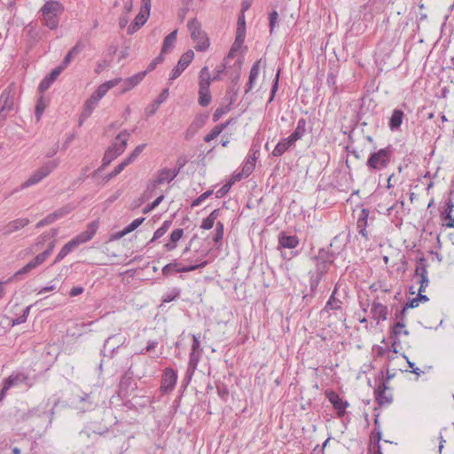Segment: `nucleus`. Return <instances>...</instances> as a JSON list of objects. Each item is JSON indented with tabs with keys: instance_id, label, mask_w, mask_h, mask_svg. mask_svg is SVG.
I'll list each match as a JSON object with an SVG mask.
<instances>
[{
	"instance_id": "nucleus-1",
	"label": "nucleus",
	"mask_w": 454,
	"mask_h": 454,
	"mask_svg": "<svg viewBox=\"0 0 454 454\" xmlns=\"http://www.w3.org/2000/svg\"><path fill=\"white\" fill-rule=\"evenodd\" d=\"M98 224L96 223H90L88 225L86 231L81 232L76 237L68 241L62 247L59 254H57L54 262L62 261L69 253H71L78 246L90 241L97 231Z\"/></svg>"
},
{
	"instance_id": "nucleus-2",
	"label": "nucleus",
	"mask_w": 454,
	"mask_h": 454,
	"mask_svg": "<svg viewBox=\"0 0 454 454\" xmlns=\"http://www.w3.org/2000/svg\"><path fill=\"white\" fill-rule=\"evenodd\" d=\"M394 150L391 145L372 153L367 160L366 166L372 170H382L389 165Z\"/></svg>"
},
{
	"instance_id": "nucleus-3",
	"label": "nucleus",
	"mask_w": 454,
	"mask_h": 454,
	"mask_svg": "<svg viewBox=\"0 0 454 454\" xmlns=\"http://www.w3.org/2000/svg\"><path fill=\"white\" fill-rule=\"evenodd\" d=\"M60 160L54 159L44 162L38 169L34 171L30 176L21 184V189H27L30 186L35 185L47 177L54 169L57 168Z\"/></svg>"
},
{
	"instance_id": "nucleus-4",
	"label": "nucleus",
	"mask_w": 454,
	"mask_h": 454,
	"mask_svg": "<svg viewBox=\"0 0 454 454\" xmlns=\"http://www.w3.org/2000/svg\"><path fill=\"white\" fill-rule=\"evenodd\" d=\"M178 173L179 169L177 168H163L158 170L155 178L147 185V189L143 195L144 200H148L151 196L149 192H153L158 185L173 181Z\"/></svg>"
},
{
	"instance_id": "nucleus-5",
	"label": "nucleus",
	"mask_w": 454,
	"mask_h": 454,
	"mask_svg": "<svg viewBox=\"0 0 454 454\" xmlns=\"http://www.w3.org/2000/svg\"><path fill=\"white\" fill-rule=\"evenodd\" d=\"M63 10V5L58 1L51 0L43 4L41 11L49 28H56L59 22L58 16Z\"/></svg>"
},
{
	"instance_id": "nucleus-6",
	"label": "nucleus",
	"mask_w": 454,
	"mask_h": 454,
	"mask_svg": "<svg viewBox=\"0 0 454 454\" xmlns=\"http://www.w3.org/2000/svg\"><path fill=\"white\" fill-rule=\"evenodd\" d=\"M315 261V274L324 276L333 262V254L327 250L320 249L313 258Z\"/></svg>"
},
{
	"instance_id": "nucleus-7",
	"label": "nucleus",
	"mask_w": 454,
	"mask_h": 454,
	"mask_svg": "<svg viewBox=\"0 0 454 454\" xmlns=\"http://www.w3.org/2000/svg\"><path fill=\"white\" fill-rule=\"evenodd\" d=\"M16 94L17 87L11 83L0 95V112L8 115L13 110Z\"/></svg>"
},
{
	"instance_id": "nucleus-8",
	"label": "nucleus",
	"mask_w": 454,
	"mask_h": 454,
	"mask_svg": "<svg viewBox=\"0 0 454 454\" xmlns=\"http://www.w3.org/2000/svg\"><path fill=\"white\" fill-rule=\"evenodd\" d=\"M413 279L419 285V293H424L429 285L428 271L427 269L426 260L420 258L416 265Z\"/></svg>"
},
{
	"instance_id": "nucleus-9",
	"label": "nucleus",
	"mask_w": 454,
	"mask_h": 454,
	"mask_svg": "<svg viewBox=\"0 0 454 454\" xmlns=\"http://www.w3.org/2000/svg\"><path fill=\"white\" fill-rule=\"evenodd\" d=\"M194 58V52L192 50H188L184 52L179 59L176 66L172 69L168 82L171 83L176 78H178L181 74L188 67Z\"/></svg>"
},
{
	"instance_id": "nucleus-10",
	"label": "nucleus",
	"mask_w": 454,
	"mask_h": 454,
	"mask_svg": "<svg viewBox=\"0 0 454 454\" xmlns=\"http://www.w3.org/2000/svg\"><path fill=\"white\" fill-rule=\"evenodd\" d=\"M177 381V373L176 372L168 367L163 371L162 378H161V385L160 390L161 393H169L171 392L176 384Z\"/></svg>"
},
{
	"instance_id": "nucleus-11",
	"label": "nucleus",
	"mask_w": 454,
	"mask_h": 454,
	"mask_svg": "<svg viewBox=\"0 0 454 454\" xmlns=\"http://www.w3.org/2000/svg\"><path fill=\"white\" fill-rule=\"evenodd\" d=\"M375 396L380 405H389L393 402L392 390L384 381H380L375 389Z\"/></svg>"
},
{
	"instance_id": "nucleus-12",
	"label": "nucleus",
	"mask_w": 454,
	"mask_h": 454,
	"mask_svg": "<svg viewBox=\"0 0 454 454\" xmlns=\"http://www.w3.org/2000/svg\"><path fill=\"white\" fill-rule=\"evenodd\" d=\"M192 39L197 51H206L210 46V40L205 30H192Z\"/></svg>"
},
{
	"instance_id": "nucleus-13",
	"label": "nucleus",
	"mask_w": 454,
	"mask_h": 454,
	"mask_svg": "<svg viewBox=\"0 0 454 454\" xmlns=\"http://www.w3.org/2000/svg\"><path fill=\"white\" fill-rule=\"evenodd\" d=\"M129 137L130 133L129 131L122 130L121 133L117 135V137H115V141L108 148V150L112 151V153H114L116 157H118L125 151Z\"/></svg>"
},
{
	"instance_id": "nucleus-14",
	"label": "nucleus",
	"mask_w": 454,
	"mask_h": 454,
	"mask_svg": "<svg viewBox=\"0 0 454 454\" xmlns=\"http://www.w3.org/2000/svg\"><path fill=\"white\" fill-rule=\"evenodd\" d=\"M207 265V262H203L200 264L191 265V266H181L180 263L177 262H170L165 265L162 268V274L164 276H168L171 271L176 272H189L197 270L198 268H202Z\"/></svg>"
},
{
	"instance_id": "nucleus-15",
	"label": "nucleus",
	"mask_w": 454,
	"mask_h": 454,
	"mask_svg": "<svg viewBox=\"0 0 454 454\" xmlns=\"http://www.w3.org/2000/svg\"><path fill=\"white\" fill-rule=\"evenodd\" d=\"M328 401L333 404V408L336 410L337 414L340 418L343 417L346 413V409L348 406V403L343 401L340 395L333 392L329 391L325 393Z\"/></svg>"
},
{
	"instance_id": "nucleus-16",
	"label": "nucleus",
	"mask_w": 454,
	"mask_h": 454,
	"mask_svg": "<svg viewBox=\"0 0 454 454\" xmlns=\"http://www.w3.org/2000/svg\"><path fill=\"white\" fill-rule=\"evenodd\" d=\"M49 257L48 252H43L39 254H37L33 260L28 262L25 266H23L20 270H18L14 274V278L22 275L27 274L30 272L32 270L35 269L39 265H41L43 262L46 261V259Z\"/></svg>"
},
{
	"instance_id": "nucleus-17",
	"label": "nucleus",
	"mask_w": 454,
	"mask_h": 454,
	"mask_svg": "<svg viewBox=\"0 0 454 454\" xmlns=\"http://www.w3.org/2000/svg\"><path fill=\"white\" fill-rule=\"evenodd\" d=\"M207 116L204 114L197 115L184 132V138L191 139L206 124Z\"/></svg>"
},
{
	"instance_id": "nucleus-18",
	"label": "nucleus",
	"mask_w": 454,
	"mask_h": 454,
	"mask_svg": "<svg viewBox=\"0 0 454 454\" xmlns=\"http://www.w3.org/2000/svg\"><path fill=\"white\" fill-rule=\"evenodd\" d=\"M404 113L399 108H395L392 111L391 116L388 121V128L392 132H396L401 129V125L403 121Z\"/></svg>"
},
{
	"instance_id": "nucleus-19",
	"label": "nucleus",
	"mask_w": 454,
	"mask_h": 454,
	"mask_svg": "<svg viewBox=\"0 0 454 454\" xmlns=\"http://www.w3.org/2000/svg\"><path fill=\"white\" fill-rule=\"evenodd\" d=\"M369 210L363 208L357 217L356 228L358 232L364 238L365 240L369 239L366 227L368 225Z\"/></svg>"
},
{
	"instance_id": "nucleus-20",
	"label": "nucleus",
	"mask_w": 454,
	"mask_h": 454,
	"mask_svg": "<svg viewBox=\"0 0 454 454\" xmlns=\"http://www.w3.org/2000/svg\"><path fill=\"white\" fill-rule=\"evenodd\" d=\"M146 72H139L122 82V90L121 92L125 93L135 88L137 85H138L145 77Z\"/></svg>"
},
{
	"instance_id": "nucleus-21",
	"label": "nucleus",
	"mask_w": 454,
	"mask_h": 454,
	"mask_svg": "<svg viewBox=\"0 0 454 454\" xmlns=\"http://www.w3.org/2000/svg\"><path fill=\"white\" fill-rule=\"evenodd\" d=\"M371 313L372 317L379 323L380 321H385L387 319L388 309L386 305L374 301L372 305Z\"/></svg>"
},
{
	"instance_id": "nucleus-22",
	"label": "nucleus",
	"mask_w": 454,
	"mask_h": 454,
	"mask_svg": "<svg viewBox=\"0 0 454 454\" xmlns=\"http://www.w3.org/2000/svg\"><path fill=\"white\" fill-rule=\"evenodd\" d=\"M99 101L100 100L98 98H96L93 94L85 101L83 105V110L80 117V124H82V122L84 120L90 116L93 110L98 105Z\"/></svg>"
},
{
	"instance_id": "nucleus-23",
	"label": "nucleus",
	"mask_w": 454,
	"mask_h": 454,
	"mask_svg": "<svg viewBox=\"0 0 454 454\" xmlns=\"http://www.w3.org/2000/svg\"><path fill=\"white\" fill-rule=\"evenodd\" d=\"M120 82H121V77H117V78H114L113 80L107 81V82L100 84L98 87V89L96 90V91L93 93V95L96 98H98L99 100H101V98L106 96V94L107 93V91L110 89L115 87Z\"/></svg>"
},
{
	"instance_id": "nucleus-24",
	"label": "nucleus",
	"mask_w": 454,
	"mask_h": 454,
	"mask_svg": "<svg viewBox=\"0 0 454 454\" xmlns=\"http://www.w3.org/2000/svg\"><path fill=\"white\" fill-rule=\"evenodd\" d=\"M199 90H210L211 82L214 81L209 73L207 66L203 67L199 72Z\"/></svg>"
},
{
	"instance_id": "nucleus-25",
	"label": "nucleus",
	"mask_w": 454,
	"mask_h": 454,
	"mask_svg": "<svg viewBox=\"0 0 454 454\" xmlns=\"http://www.w3.org/2000/svg\"><path fill=\"white\" fill-rule=\"evenodd\" d=\"M61 73V68H59L58 67L51 70V72L40 82L38 87L40 92L47 90Z\"/></svg>"
},
{
	"instance_id": "nucleus-26",
	"label": "nucleus",
	"mask_w": 454,
	"mask_h": 454,
	"mask_svg": "<svg viewBox=\"0 0 454 454\" xmlns=\"http://www.w3.org/2000/svg\"><path fill=\"white\" fill-rule=\"evenodd\" d=\"M278 243L284 248L293 249L299 245L300 241L297 236L282 232L278 236Z\"/></svg>"
},
{
	"instance_id": "nucleus-27",
	"label": "nucleus",
	"mask_w": 454,
	"mask_h": 454,
	"mask_svg": "<svg viewBox=\"0 0 454 454\" xmlns=\"http://www.w3.org/2000/svg\"><path fill=\"white\" fill-rule=\"evenodd\" d=\"M150 15V10L146 6H142L139 13L130 23L129 28H140L147 20Z\"/></svg>"
},
{
	"instance_id": "nucleus-28",
	"label": "nucleus",
	"mask_w": 454,
	"mask_h": 454,
	"mask_svg": "<svg viewBox=\"0 0 454 454\" xmlns=\"http://www.w3.org/2000/svg\"><path fill=\"white\" fill-rule=\"evenodd\" d=\"M29 223V220L27 218H19L13 221H11L4 228V234L10 235L11 233L17 231Z\"/></svg>"
},
{
	"instance_id": "nucleus-29",
	"label": "nucleus",
	"mask_w": 454,
	"mask_h": 454,
	"mask_svg": "<svg viewBox=\"0 0 454 454\" xmlns=\"http://www.w3.org/2000/svg\"><path fill=\"white\" fill-rule=\"evenodd\" d=\"M201 356V352H190L189 362L186 371V377L191 380L195 371L197 370L198 364Z\"/></svg>"
},
{
	"instance_id": "nucleus-30",
	"label": "nucleus",
	"mask_w": 454,
	"mask_h": 454,
	"mask_svg": "<svg viewBox=\"0 0 454 454\" xmlns=\"http://www.w3.org/2000/svg\"><path fill=\"white\" fill-rule=\"evenodd\" d=\"M133 382V375L129 371L126 372L121 377L119 383V395L125 396L128 395L129 389Z\"/></svg>"
},
{
	"instance_id": "nucleus-31",
	"label": "nucleus",
	"mask_w": 454,
	"mask_h": 454,
	"mask_svg": "<svg viewBox=\"0 0 454 454\" xmlns=\"http://www.w3.org/2000/svg\"><path fill=\"white\" fill-rule=\"evenodd\" d=\"M294 143L295 142L290 137L283 138L276 145L272 151V155L275 157L283 155Z\"/></svg>"
},
{
	"instance_id": "nucleus-32",
	"label": "nucleus",
	"mask_w": 454,
	"mask_h": 454,
	"mask_svg": "<svg viewBox=\"0 0 454 454\" xmlns=\"http://www.w3.org/2000/svg\"><path fill=\"white\" fill-rule=\"evenodd\" d=\"M337 286L334 287L329 300L325 303L322 312H329L330 310H338L341 309L342 301L336 298Z\"/></svg>"
},
{
	"instance_id": "nucleus-33",
	"label": "nucleus",
	"mask_w": 454,
	"mask_h": 454,
	"mask_svg": "<svg viewBox=\"0 0 454 454\" xmlns=\"http://www.w3.org/2000/svg\"><path fill=\"white\" fill-rule=\"evenodd\" d=\"M27 379V377L23 376V375H20V374H16V375H11L9 376L5 380H4V385L2 388V391H1V398L4 397L5 392L7 390H9L12 387L19 384V383H21L23 382L25 380Z\"/></svg>"
},
{
	"instance_id": "nucleus-34",
	"label": "nucleus",
	"mask_w": 454,
	"mask_h": 454,
	"mask_svg": "<svg viewBox=\"0 0 454 454\" xmlns=\"http://www.w3.org/2000/svg\"><path fill=\"white\" fill-rule=\"evenodd\" d=\"M184 230L181 228L175 229L169 237V241L164 245L167 251H172L176 247L177 242L182 239Z\"/></svg>"
},
{
	"instance_id": "nucleus-35",
	"label": "nucleus",
	"mask_w": 454,
	"mask_h": 454,
	"mask_svg": "<svg viewBox=\"0 0 454 454\" xmlns=\"http://www.w3.org/2000/svg\"><path fill=\"white\" fill-rule=\"evenodd\" d=\"M260 73V60L254 63L251 67L248 82L247 84V89L245 90L246 93H248L254 86L256 80L259 76Z\"/></svg>"
},
{
	"instance_id": "nucleus-36",
	"label": "nucleus",
	"mask_w": 454,
	"mask_h": 454,
	"mask_svg": "<svg viewBox=\"0 0 454 454\" xmlns=\"http://www.w3.org/2000/svg\"><path fill=\"white\" fill-rule=\"evenodd\" d=\"M306 120L304 118L299 119L294 131L289 136L294 142L303 137L306 133Z\"/></svg>"
},
{
	"instance_id": "nucleus-37",
	"label": "nucleus",
	"mask_w": 454,
	"mask_h": 454,
	"mask_svg": "<svg viewBox=\"0 0 454 454\" xmlns=\"http://www.w3.org/2000/svg\"><path fill=\"white\" fill-rule=\"evenodd\" d=\"M381 440V431H374L370 434V444L372 445L370 448V451H374L377 454H382L380 445Z\"/></svg>"
},
{
	"instance_id": "nucleus-38",
	"label": "nucleus",
	"mask_w": 454,
	"mask_h": 454,
	"mask_svg": "<svg viewBox=\"0 0 454 454\" xmlns=\"http://www.w3.org/2000/svg\"><path fill=\"white\" fill-rule=\"evenodd\" d=\"M145 221V218L144 217H141V218H137L135 220H133L129 224H128L122 231H121L120 232L116 233V238L120 239V238H122L124 237L125 235L132 232L133 231H135L137 228H138L142 223L143 222Z\"/></svg>"
},
{
	"instance_id": "nucleus-39",
	"label": "nucleus",
	"mask_w": 454,
	"mask_h": 454,
	"mask_svg": "<svg viewBox=\"0 0 454 454\" xmlns=\"http://www.w3.org/2000/svg\"><path fill=\"white\" fill-rule=\"evenodd\" d=\"M454 205L449 204L448 207L442 213L443 226L447 228H454V215H452Z\"/></svg>"
},
{
	"instance_id": "nucleus-40",
	"label": "nucleus",
	"mask_w": 454,
	"mask_h": 454,
	"mask_svg": "<svg viewBox=\"0 0 454 454\" xmlns=\"http://www.w3.org/2000/svg\"><path fill=\"white\" fill-rule=\"evenodd\" d=\"M177 30H173L169 35H168L163 42V45L161 48V53H168L169 52L176 41V33Z\"/></svg>"
},
{
	"instance_id": "nucleus-41",
	"label": "nucleus",
	"mask_w": 454,
	"mask_h": 454,
	"mask_svg": "<svg viewBox=\"0 0 454 454\" xmlns=\"http://www.w3.org/2000/svg\"><path fill=\"white\" fill-rule=\"evenodd\" d=\"M256 153H254L253 155H249L243 167H242V169L241 171L243 172V174H245L247 176H248L254 169L255 168V162H256V160H257V156H256Z\"/></svg>"
},
{
	"instance_id": "nucleus-42",
	"label": "nucleus",
	"mask_w": 454,
	"mask_h": 454,
	"mask_svg": "<svg viewBox=\"0 0 454 454\" xmlns=\"http://www.w3.org/2000/svg\"><path fill=\"white\" fill-rule=\"evenodd\" d=\"M171 224H172L171 221L163 222L162 225L154 231L153 236L152 239L149 241V243H153L155 240L161 238L162 236H164L166 234V232L168 231Z\"/></svg>"
},
{
	"instance_id": "nucleus-43",
	"label": "nucleus",
	"mask_w": 454,
	"mask_h": 454,
	"mask_svg": "<svg viewBox=\"0 0 454 454\" xmlns=\"http://www.w3.org/2000/svg\"><path fill=\"white\" fill-rule=\"evenodd\" d=\"M223 233H224L223 223L222 222H217L215 223V232H214V236H213V241L215 242V245L221 244V241L223 238Z\"/></svg>"
},
{
	"instance_id": "nucleus-44",
	"label": "nucleus",
	"mask_w": 454,
	"mask_h": 454,
	"mask_svg": "<svg viewBox=\"0 0 454 454\" xmlns=\"http://www.w3.org/2000/svg\"><path fill=\"white\" fill-rule=\"evenodd\" d=\"M180 295V289L177 287H174L170 289L169 291L166 292L161 298V301L163 303H168L176 298H178Z\"/></svg>"
},
{
	"instance_id": "nucleus-45",
	"label": "nucleus",
	"mask_w": 454,
	"mask_h": 454,
	"mask_svg": "<svg viewBox=\"0 0 454 454\" xmlns=\"http://www.w3.org/2000/svg\"><path fill=\"white\" fill-rule=\"evenodd\" d=\"M212 97L210 90H199V104L205 107L207 106L211 102Z\"/></svg>"
},
{
	"instance_id": "nucleus-46",
	"label": "nucleus",
	"mask_w": 454,
	"mask_h": 454,
	"mask_svg": "<svg viewBox=\"0 0 454 454\" xmlns=\"http://www.w3.org/2000/svg\"><path fill=\"white\" fill-rule=\"evenodd\" d=\"M74 207L71 204L65 205L64 207L58 208L53 213H51L52 216H54V220L58 219L68 215L70 212L74 210Z\"/></svg>"
},
{
	"instance_id": "nucleus-47",
	"label": "nucleus",
	"mask_w": 454,
	"mask_h": 454,
	"mask_svg": "<svg viewBox=\"0 0 454 454\" xmlns=\"http://www.w3.org/2000/svg\"><path fill=\"white\" fill-rule=\"evenodd\" d=\"M246 30H238L236 38L231 47L232 51H239L241 49L242 44L244 43L246 37Z\"/></svg>"
},
{
	"instance_id": "nucleus-48",
	"label": "nucleus",
	"mask_w": 454,
	"mask_h": 454,
	"mask_svg": "<svg viewBox=\"0 0 454 454\" xmlns=\"http://www.w3.org/2000/svg\"><path fill=\"white\" fill-rule=\"evenodd\" d=\"M145 146V144L137 145L123 161L127 163V165L131 164L140 155Z\"/></svg>"
},
{
	"instance_id": "nucleus-49",
	"label": "nucleus",
	"mask_w": 454,
	"mask_h": 454,
	"mask_svg": "<svg viewBox=\"0 0 454 454\" xmlns=\"http://www.w3.org/2000/svg\"><path fill=\"white\" fill-rule=\"evenodd\" d=\"M404 328L405 322L398 321L392 326L391 334L394 335L395 337H398L402 333L406 336L409 335V331Z\"/></svg>"
},
{
	"instance_id": "nucleus-50",
	"label": "nucleus",
	"mask_w": 454,
	"mask_h": 454,
	"mask_svg": "<svg viewBox=\"0 0 454 454\" xmlns=\"http://www.w3.org/2000/svg\"><path fill=\"white\" fill-rule=\"evenodd\" d=\"M127 163H125L124 161H121L119 165H117L114 169L109 173L108 175H106L104 179L106 182H108L109 180L113 179L114 177H115L116 176H118L126 167H127Z\"/></svg>"
},
{
	"instance_id": "nucleus-51",
	"label": "nucleus",
	"mask_w": 454,
	"mask_h": 454,
	"mask_svg": "<svg viewBox=\"0 0 454 454\" xmlns=\"http://www.w3.org/2000/svg\"><path fill=\"white\" fill-rule=\"evenodd\" d=\"M212 193H213V191H211V190L203 192L202 194H200L197 199H195L192 202L191 206L192 207L200 206L205 200L209 198L212 195Z\"/></svg>"
},
{
	"instance_id": "nucleus-52",
	"label": "nucleus",
	"mask_w": 454,
	"mask_h": 454,
	"mask_svg": "<svg viewBox=\"0 0 454 454\" xmlns=\"http://www.w3.org/2000/svg\"><path fill=\"white\" fill-rule=\"evenodd\" d=\"M163 200H164L163 195L159 196L154 201H153L152 203L148 204L146 207H144L143 213L148 214L149 212L153 210L156 207H158Z\"/></svg>"
},
{
	"instance_id": "nucleus-53",
	"label": "nucleus",
	"mask_w": 454,
	"mask_h": 454,
	"mask_svg": "<svg viewBox=\"0 0 454 454\" xmlns=\"http://www.w3.org/2000/svg\"><path fill=\"white\" fill-rule=\"evenodd\" d=\"M230 111V106H222L218 107L214 114H213V121L216 122L223 115L226 114Z\"/></svg>"
},
{
	"instance_id": "nucleus-54",
	"label": "nucleus",
	"mask_w": 454,
	"mask_h": 454,
	"mask_svg": "<svg viewBox=\"0 0 454 454\" xmlns=\"http://www.w3.org/2000/svg\"><path fill=\"white\" fill-rule=\"evenodd\" d=\"M45 106L46 105L44 104L43 100L42 98H40L38 100H37V103H36V106H35V116H36V119L37 120H40L44 109H45Z\"/></svg>"
},
{
	"instance_id": "nucleus-55",
	"label": "nucleus",
	"mask_w": 454,
	"mask_h": 454,
	"mask_svg": "<svg viewBox=\"0 0 454 454\" xmlns=\"http://www.w3.org/2000/svg\"><path fill=\"white\" fill-rule=\"evenodd\" d=\"M310 274H311V276H310L309 286H310L311 290H314L319 285L323 276L317 275L315 273H310Z\"/></svg>"
},
{
	"instance_id": "nucleus-56",
	"label": "nucleus",
	"mask_w": 454,
	"mask_h": 454,
	"mask_svg": "<svg viewBox=\"0 0 454 454\" xmlns=\"http://www.w3.org/2000/svg\"><path fill=\"white\" fill-rule=\"evenodd\" d=\"M55 220H54V216H52L51 214L48 215L46 217H44L43 219H42L41 221H39L35 227L36 228H42L45 225H49V224H51L52 223H54Z\"/></svg>"
},
{
	"instance_id": "nucleus-57",
	"label": "nucleus",
	"mask_w": 454,
	"mask_h": 454,
	"mask_svg": "<svg viewBox=\"0 0 454 454\" xmlns=\"http://www.w3.org/2000/svg\"><path fill=\"white\" fill-rule=\"evenodd\" d=\"M84 48V43L82 42H78L69 51L71 56L74 59Z\"/></svg>"
},
{
	"instance_id": "nucleus-58",
	"label": "nucleus",
	"mask_w": 454,
	"mask_h": 454,
	"mask_svg": "<svg viewBox=\"0 0 454 454\" xmlns=\"http://www.w3.org/2000/svg\"><path fill=\"white\" fill-rule=\"evenodd\" d=\"M84 48V43L82 42H78L69 51L71 56L74 59Z\"/></svg>"
},
{
	"instance_id": "nucleus-59",
	"label": "nucleus",
	"mask_w": 454,
	"mask_h": 454,
	"mask_svg": "<svg viewBox=\"0 0 454 454\" xmlns=\"http://www.w3.org/2000/svg\"><path fill=\"white\" fill-rule=\"evenodd\" d=\"M221 133L217 129L216 127H214L208 134H207L204 137V141L207 143L211 142L215 138H216Z\"/></svg>"
},
{
	"instance_id": "nucleus-60",
	"label": "nucleus",
	"mask_w": 454,
	"mask_h": 454,
	"mask_svg": "<svg viewBox=\"0 0 454 454\" xmlns=\"http://www.w3.org/2000/svg\"><path fill=\"white\" fill-rule=\"evenodd\" d=\"M115 158H117V157L114 155V153H113L112 151L107 150L103 157V160H102L103 167L110 164L111 161L114 160Z\"/></svg>"
},
{
	"instance_id": "nucleus-61",
	"label": "nucleus",
	"mask_w": 454,
	"mask_h": 454,
	"mask_svg": "<svg viewBox=\"0 0 454 454\" xmlns=\"http://www.w3.org/2000/svg\"><path fill=\"white\" fill-rule=\"evenodd\" d=\"M168 94H169L168 88L164 89L160 92V94L157 97V98L155 99V104L157 106L161 105L168 98Z\"/></svg>"
},
{
	"instance_id": "nucleus-62",
	"label": "nucleus",
	"mask_w": 454,
	"mask_h": 454,
	"mask_svg": "<svg viewBox=\"0 0 454 454\" xmlns=\"http://www.w3.org/2000/svg\"><path fill=\"white\" fill-rule=\"evenodd\" d=\"M191 352H202V349L200 348V342L199 337H197L195 334H192V344Z\"/></svg>"
},
{
	"instance_id": "nucleus-63",
	"label": "nucleus",
	"mask_w": 454,
	"mask_h": 454,
	"mask_svg": "<svg viewBox=\"0 0 454 454\" xmlns=\"http://www.w3.org/2000/svg\"><path fill=\"white\" fill-rule=\"evenodd\" d=\"M214 225H215V222L207 216V218L203 219V221L200 224V229L210 230L214 227Z\"/></svg>"
},
{
	"instance_id": "nucleus-64",
	"label": "nucleus",
	"mask_w": 454,
	"mask_h": 454,
	"mask_svg": "<svg viewBox=\"0 0 454 454\" xmlns=\"http://www.w3.org/2000/svg\"><path fill=\"white\" fill-rule=\"evenodd\" d=\"M231 186L232 184L230 182L223 185L222 188L216 192V198H221L225 195L230 191Z\"/></svg>"
}]
</instances>
